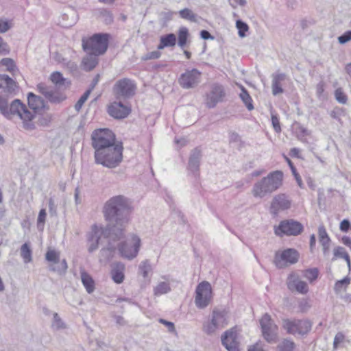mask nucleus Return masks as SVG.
<instances>
[{"instance_id": "nucleus-46", "label": "nucleus", "mask_w": 351, "mask_h": 351, "mask_svg": "<svg viewBox=\"0 0 351 351\" xmlns=\"http://www.w3.org/2000/svg\"><path fill=\"white\" fill-rule=\"evenodd\" d=\"M271 123L274 128V130L276 132L279 133L281 132V127L279 121V119L276 114L271 113Z\"/></svg>"}, {"instance_id": "nucleus-48", "label": "nucleus", "mask_w": 351, "mask_h": 351, "mask_svg": "<svg viewBox=\"0 0 351 351\" xmlns=\"http://www.w3.org/2000/svg\"><path fill=\"white\" fill-rule=\"evenodd\" d=\"M350 283V279L345 278L341 280L337 281L335 285V290L337 292H339L343 289V286H347Z\"/></svg>"}, {"instance_id": "nucleus-50", "label": "nucleus", "mask_w": 351, "mask_h": 351, "mask_svg": "<svg viewBox=\"0 0 351 351\" xmlns=\"http://www.w3.org/2000/svg\"><path fill=\"white\" fill-rule=\"evenodd\" d=\"M1 63L3 66L7 67V69L10 71H12L14 69L15 65L14 64V61L10 58H3L1 60Z\"/></svg>"}, {"instance_id": "nucleus-16", "label": "nucleus", "mask_w": 351, "mask_h": 351, "mask_svg": "<svg viewBox=\"0 0 351 351\" xmlns=\"http://www.w3.org/2000/svg\"><path fill=\"white\" fill-rule=\"evenodd\" d=\"M225 95L226 93L223 87L221 85H213L210 92L206 95V106L209 108L215 107L218 103L223 101Z\"/></svg>"}, {"instance_id": "nucleus-52", "label": "nucleus", "mask_w": 351, "mask_h": 351, "mask_svg": "<svg viewBox=\"0 0 351 351\" xmlns=\"http://www.w3.org/2000/svg\"><path fill=\"white\" fill-rule=\"evenodd\" d=\"M351 40V30L347 31L338 37V41L341 44H345Z\"/></svg>"}, {"instance_id": "nucleus-13", "label": "nucleus", "mask_w": 351, "mask_h": 351, "mask_svg": "<svg viewBox=\"0 0 351 351\" xmlns=\"http://www.w3.org/2000/svg\"><path fill=\"white\" fill-rule=\"evenodd\" d=\"M299 258V253L297 250L288 248L282 252H276L274 264L278 268H284L289 265L295 264Z\"/></svg>"}, {"instance_id": "nucleus-33", "label": "nucleus", "mask_w": 351, "mask_h": 351, "mask_svg": "<svg viewBox=\"0 0 351 351\" xmlns=\"http://www.w3.org/2000/svg\"><path fill=\"white\" fill-rule=\"evenodd\" d=\"M295 343L289 339H282L277 346V351H294Z\"/></svg>"}, {"instance_id": "nucleus-44", "label": "nucleus", "mask_w": 351, "mask_h": 351, "mask_svg": "<svg viewBox=\"0 0 351 351\" xmlns=\"http://www.w3.org/2000/svg\"><path fill=\"white\" fill-rule=\"evenodd\" d=\"M335 96L336 100L342 104H345L347 102L348 97L346 95L343 93V89L341 88H338L336 89L335 92Z\"/></svg>"}, {"instance_id": "nucleus-35", "label": "nucleus", "mask_w": 351, "mask_h": 351, "mask_svg": "<svg viewBox=\"0 0 351 351\" xmlns=\"http://www.w3.org/2000/svg\"><path fill=\"white\" fill-rule=\"evenodd\" d=\"M45 258L50 264L56 265L60 261V253L54 250H49L45 254Z\"/></svg>"}, {"instance_id": "nucleus-28", "label": "nucleus", "mask_w": 351, "mask_h": 351, "mask_svg": "<svg viewBox=\"0 0 351 351\" xmlns=\"http://www.w3.org/2000/svg\"><path fill=\"white\" fill-rule=\"evenodd\" d=\"M125 266L123 263H118L111 271V276L113 281L117 284L121 283L124 280Z\"/></svg>"}, {"instance_id": "nucleus-59", "label": "nucleus", "mask_w": 351, "mask_h": 351, "mask_svg": "<svg viewBox=\"0 0 351 351\" xmlns=\"http://www.w3.org/2000/svg\"><path fill=\"white\" fill-rule=\"evenodd\" d=\"M9 53V47L8 45L3 41V38L0 37V53L7 54Z\"/></svg>"}, {"instance_id": "nucleus-20", "label": "nucleus", "mask_w": 351, "mask_h": 351, "mask_svg": "<svg viewBox=\"0 0 351 351\" xmlns=\"http://www.w3.org/2000/svg\"><path fill=\"white\" fill-rule=\"evenodd\" d=\"M221 343L228 351H240L237 333L232 330L225 332L222 335Z\"/></svg>"}, {"instance_id": "nucleus-38", "label": "nucleus", "mask_w": 351, "mask_h": 351, "mask_svg": "<svg viewBox=\"0 0 351 351\" xmlns=\"http://www.w3.org/2000/svg\"><path fill=\"white\" fill-rule=\"evenodd\" d=\"M179 14L181 18L190 21L191 22H197V15L189 8H184L180 10Z\"/></svg>"}, {"instance_id": "nucleus-21", "label": "nucleus", "mask_w": 351, "mask_h": 351, "mask_svg": "<svg viewBox=\"0 0 351 351\" xmlns=\"http://www.w3.org/2000/svg\"><path fill=\"white\" fill-rule=\"evenodd\" d=\"M108 114L115 119H123L130 112V109L121 101H114L108 108Z\"/></svg>"}, {"instance_id": "nucleus-3", "label": "nucleus", "mask_w": 351, "mask_h": 351, "mask_svg": "<svg viewBox=\"0 0 351 351\" xmlns=\"http://www.w3.org/2000/svg\"><path fill=\"white\" fill-rule=\"evenodd\" d=\"M282 171H273L254 184L252 193L255 197L263 198L279 189L282 184Z\"/></svg>"}, {"instance_id": "nucleus-12", "label": "nucleus", "mask_w": 351, "mask_h": 351, "mask_svg": "<svg viewBox=\"0 0 351 351\" xmlns=\"http://www.w3.org/2000/svg\"><path fill=\"white\" fill-rule=\"evenodd\" d=\"M212 300V288L208 282L204 281L196 287L195 303L197 308H204Z\"/></svg>"}, {"instance_id": "nucleus-57", "label": "nucleus", "mask_w": 351, "mask_h": 351, "mask_svg": "<svg viewBox=\"0 0 351 351\" xmlns=\"http://www.w3.org/2000/svg\"><path fill=\"white\" fill-rule=\"evenodd\" d=\"M159 322L166 326L169 332H173L175 331V326L173 322L167 321L164 319H160Z\"/></svg>"}, {"instance_id": "nucleus-60", "label": "nucleus", "mask_w": 351, "mask_h": 351, "mask_svg": "<svg viewBox=\"0 0 351 351\" xmlns=\"http://www.w3.org/2000/svg\"><path fill=\"white\" fill-rule=\"evenodd\" d=\"M350 222L348 219H343L340 223V230L342 232H346L350 228Z\"/></svg>"}, {"instance_id": "nucleus-24", "label": "nucleus", "mask_w": 351, "mask_h": 351, "mask_svg": "<svg viewBox=\"0 0 351 351\" xmlns=\"http://www.w3.org/2000/svg\"><path fill=\"white\" fill-rule=\"evenodd\" d=\"M77 21V14L75 10L71 8L65 9L60 17L59 23L62 27L73 26Z\"/></svg>"}, {"instance_id": "nucleus-34", "label": "nucleus", "mask_w": 351, "mask_h": 351, "mask_svg": "<svg viewBox=\"0 0 351 351\" xmlns=\"http://www.w3.org/2000/svg\"><path fill=\"white\" fill-rule=\"evenodd\" d=\"M189 36V30L185 27H182L178 30V46L184 49L186 45L187 39Z\"/></svg>"}, {"instance_id": "nucleus-36", "label": "nucleus", "mask_w": 351, "mask_h": 351, "mask_svg": "<svg viewBox=\"0 0 351 351\" xmlns=\"http://www.w3.org/2000/svg\"><path fill=\"white\" fill-rule=\"evenodd\" d=\"M21 256L25 263H30L32 261V250L27 243H24L21 247Z\"/></svg>"}, {"instance_id": "nucleus-11", "label": "nucleus", "mask_w": 351, "mask_h": 351, "mask_svg": "<svg viewBox=\"0 0 351 351\" xmlns=\"http://www.w3.org/2000/svg\"><path fill=\"white\" fill-rule=\"evenodd\" d=\"M260 325L264 339L270 343L276 342L278 328L269 314L263 315L260 319Z\"/></svg>"}, {"instance_id": "nucleus-37", "label": "nucleus", "mask_w": 351, "mask_h": 351, "mask_svg": "<svg viewBox=\"0 0 351 351\" xmlns=\"http://www.w3.org/2000/svg\"><path fill=\"white\" fill-rule=\"evenodd\" d=\"M170 290L171 288L168 282H160L154 288V291L156 295H160L168 293Z\"/></svg>"}, {"instance_id": "nucleus-53", "label": "nucleus", "mask_w": 351, "mask_h": 351, "mask_svg": "<svg viewBox=\"0 0 351 351\" xmlns=\"http://www.w3.org/2000/svg\"><path fill=\"white\" fill-rule=\"evenodd\" d=\"M11 23L8 21L0 19V34L5 33L11 28Z\"/></svg>"}, {"instance_id": "nucleus-4", "label": "nucleus", "mask_w": 351, "mask_h": 351, "mask_svg": "<svg viewBox=\"0 0 351 351\" xmlns=\"http://www.w3.org/2000/svg\"><path fill=\"white\" fill-rule=\"evenodd\" d=\"M95 160L98 165H101L109 169L118 167L123 160V147L121 143L111 146L107 149L95 152Z\"/></svg>"}, {"instance_id": "nucleus-22", "label": "nucleus", "mask_w": 351, "mask_h": 351, "mask_svg": "<svg viewBox=\"0 0 351 351\" xmlns=\"http://www.w3.org/2000/svg\"><path fill=\"white\" fill-rule=\"evenodd\" d=\"M108 239V246L106 247H104L100 251V261H108L113 256V253L115 250L116 246L112 242L120 240L121 239H114V237H110V236L101 235V239L99 240L100 241L102 238ZM99 242H98V244Z\"/></svg>"}, {"instance_id": "nucleus-8", "label": "nucleus", "mask_w": 351, "mask_h": 351, "mask_svg": "<svg viewBox=\"0 0 351 351\" xmlns=\"http://www.w3.org/2000/svg\"><path fill=\"white\" fill-rule=\"evenodd\" d=\"M282 328L285 330L288 334L295 336H304L311 331L312 323L306 319L285 318L282 320Z\"/></svg>"}, {"instance_id": "nucleus-58", "label": "nucleus", "mask_w": 351, "mask_h": 351, "mask_svg": "<svg viewBox=\"0 0 351 351\" xmlns=\"http://www.w3.org/2000/svg\"><path fill=\"white\" fill-rule=\"evenodd\" d=\"M346 254V251L342 247H337L334 249V255L337 258H343Z\"/></svg>"}, {"instance_id": "nucleus-27", "label": "nucleus", "mask_w": 351, "mask_h": 351, "mask_svg": "<svg viewBox=\"0 0 351 351\" xmlns=\"http://www.w3.org/2000/svg\"><path fill=\"white\" fill-rule=\"evenodd\" d=\"M176 44V36L174 34L170 33L160 38V43L158 49L161 50L165 47H174Z\"/></svg>"}, {"instance_id": "nucleus-1", "label": "nucleus", "mask_w": 351, "mask_h": 351, "mask_svg": "<svg viewBox=\"0 0 351 351\" xmlns=\"http://www.w3.org/2000/svg\"><path fill=\"white\" fill-rule=\"evenodd\" d=\"M132 212L131 201L123 195H116L110 198L104 204L103 213L108 225L104 228L93 225L88 234V250L93 252L98 248V242L101 235L121 239L124 236L125 228L130 220Z\"/></svg>"}, {"instance_id": "nucleus-10", "label": "nucleus", "mask_w": 351, "mask_h": 351, "mask_svg": "<svg viewBox=\"0 0 351 351\" xmlns=\"http://www.w3.org/2000/svg\"><path fill=\"white\" fill-rule=\"evenodd\" d=\"M136 89L134 81L128 78H123L117 80L113 86L112 92L118 99H125L133 97Z\"/></svg>"}, {"instance_id": "nucleus-43", "label": "nucleus", "mask_w": 351, "mask_h": 351, "mask_svg": "<svg viewBox=\"0 0 351 351\" xmlns=\"http://www.w3.org/2000/svg\"><path fill=\"white\" fill-rule=\"evenodd\" d=\"M236 27L238 29L239 36L241 38L245 36V32L248 30V25L245 22L238 20L236 22Z\"/></svg>"}, {"instance_id": "nucleus-45", "label": "nucleus", "mask_w": 351, "mask_h": 351, "mask_svg": "<svg viewBox=\"0 0 351 351\" xmlns=\"http://www.w3.org/2000/svg\"><path fill=\"white\" fill-rule=\"evenodd\" d=\"M318 269L316 268L306 269L304 272V276L309 281L315 280L318 276Z\"/></svg>"}, {"instance_id": "nucleus-56", "label": "nucleus", "mask_w": 351, "mask_h": 351, "mask_svg": "<svg viewBox=\"0 0 351 351\" xmlns=\"http://www.w3.org/2000/svg\"><path fill=\"white\" fill-rule=\"evenodd\" d=\"M101 14L104 17L105 21L106 23H110L113 21L112 14L110 13V12L106 10H102L101 11Z\"/></svg>"}, {"instance_id": "nucleus-23", "label": "nucleus", "mask_w": 351, "mask_h": 351, "mask_svg": "<svg viewBox=\"0 0 351 351\" xmlns=\"http://www.w3.org/2000/svg\"><path fill=\"white\" fill-rule=\"evenodd\" d=\"M271 90L274 96L282 94L284 92L282 86L289 78L287 75L282 73L276 72L272 74Z\"/></svg>"}, {"instance_id": "nucleus-19", "label": "nucleus", "mask_w": 351, "mask_h": 351, "mask_svg": "<svg viewBox=\"0 0 351 351\" xmlns=\"http://www.w3.org/2000/svg\"><path fill=\"white\" fill-rule=\"evenodd\" d=\"M288 289L291 291H297L302 294H305L308 291L307 284L300 279V277L295 273H291L289 275L287 280Z\"/></svg>"}, {"instance_id": "nucleus-6", "label": "nucleus", "mask_w": 351, "mask_h": 351, "mask_svg": "<svg viewBox=\"0 0 351 351\" xmlns=\"http://www.w3.org/2000/svg\"><path fill=\"white\" fill-rule=\"evenodd\" d=\"M108 46V35L106 34H95L89 38L82 39V48L87 53L95 56L104 54Z\"/></svg>"}, {"instance_id": "nucleus-2", "label": "nucleus", "mask_w": 351, "mask_h": 351, "mask_svg": "<svg viewBox=\"0 0 351 351\" xmlns=\"http://www.w3.org/2000/svg\"><path fill=\"white\" fill-rule=\"evenodd\" d=\"M0 113L8 119L17 117L21 120L24 129L34 130L35 125L32 121L34 114L27 110V107L17 99L9 104V100L16 95L18 89L16 82L8 75H0Z\"/></svg>"}, {"instance_id": "nucleus-51", "label": "nucleus", "mask_w": 351, "mask_h": 351, "mask_svg": "<svg viewBox=\"0 0 351 351\" xmlns=\"http://www.w3.org/2000/svg\"><path fill=\"white\" fill-rule=\"evenodd\" d=\"M46 211L45 209H41L39 212L38 219H37V223H38V228H40V226L42 225V228H43V224L45 221L46 218Z\"/></svg>"}, {"instance_id": "nucleus-55", "label": "nucleus", "mask_w": 351, "mask_h": 351, "mask_svg": "<svg viewBox=\"0 0 351 351\" xmlns=\"http://www.w3.org/2000/svg\"><path fill=\"white\" fill-rule=\"evenodd\" d=\"M311 304L310 302H308V300H302L299 303V307H300V309L302 311V312H306L310 308H311Z\"/></svg>"}, {"instance_id": "nucleus-25", "label": "nucleus", "mask_w": 351, "mask_h": 351, "mask_svg": "<svg viewBox=\"0 0 351 351\" xmlns=\"http://www.w3.org/2000/svg\"><path fill=\"white\" fill-rule=\"evenodd\" d=\"M27 101L29 108H31L32 110H29L28 108L27 110L34 114V117L32 119V121L34 123L33 120L35 117L36 112L45 107V103L40 97L37 96L32 93H29L28 94Z\"/></svg>"}, {"instance_id": "nucleus-64", "label": "nucleus", "mask_w": 351, "mask_h": 351, "mask_svg": "<svg viewBox=\"0 0 351 351\" xmlns=\"http://www.w3.org/2000/svg\"><path fill=\"white\" fill-rule=\"evenodd\" d=\"M200 36L204 40L208 39H213V36L207 31V30H202L200 32Z\"/></svg>"}, {"instance_id": "nucleus-40", "label": "nucleus", "mask_w": 351, "mask_h": 351, "mask_svg": "<svg viewBox=\"0 0 351 351\" xmlns=\"http://www.w3.org/2000/svg\"><path fill=\"white\" fill-rule=\"evenodd\" d=\"M51 327L53 329L56 330L66 328L65 324L63 322V321L62 320V319L60 317L57 313H53Z\"/></svg>"}, {"instance_id": "nucleus-14", "label": "nucleus", "mask_w": 351, "mask_h": 351, "mask_svg": "<svg viewBox=\"0 0 351 351\" xmlns=\"http://www.w3.org/2000/svg\"><path fill=\"white\" fill-rule=\"evenodd\" d=\"M302 230L303 226L300 223L290 219L281 221L278 228L275 229V233L279 236L283 234L295 236L300 234Z\"/></svg>"}, {"instance_id": "nucleus-7", "label": "nucleus", "mask_w": 351, "mask_h": 351, "mask_svg": "<svg viewBox=\"0 0 351 351\" xmlns=\"http://www.w3.org/2000/svg\"><path fill=\"white\" fill-rule=\"evenodd\" d=\"M91 140L95 152L107 149L117 144L115 142L114 133L110 130L106 128L94 130L91 135Z\"/></svg>"}, {"instance_id": "nucleus-47", "label": "nucleus", "mask_w": 351, "mask_h": 351, "mask_svg": "<svg viewBox=\"0 0 351 351\" xmlns=\"http://www.w3.org/2000/svg\"><path fill=\"white\" fill-rule=\"evenodd\" d=\"M319 243L322 245L323 247V252L324 255H326L328 253L329 251V243L330 241V239L328 237L322 238L319 239Z\"/></svg>"}, {"instance_id": "nucleus-42", "label": "nucleus", "mask_w": 351, "mask_h": 351, "mask_svg": "<svg viewBox=\"0 0 351 351\" xmlns=\"http://www.w3.org/2000/svg\"><path fill=\"white\" fill-rule=\"evenodd\" d=\"M91 92V90L89 89V90H87L81 97L80 98L78 99V101H77V103L75 104V109L77 112H79L82 106L84 105V104L86 102V101L88 99L89 95H90V93Z\"/></svg>"}, {"instance_id": "nucleus-17", "label": "nucleus", "mask_w": 351, "mask_h": 351, "mask_svg": "<svg viewBox=\"0 0 351 351\" xmlns=\"http://www.w3.org/2000/svg\"><path fill=\"white\" fill-rule=\"evenodd\" d=\"M291 202L288 196L284 193L275 195L271 201L270 206V213L274 215H277L279 212L290 208Z\"/></svg>"}, {"instance_id": "nucleus-41", "label": "nucleus", "mask_w": 351, "mask_h": 351, "mask_svg": "<svg viewBox=\"0 0 351 351\" xmlns=\"http://www.w3.org/2000/svg\"><path fill=\"white\" fill-rule=\"evenodd\" d=\"M139 273L143 276L147 278L148 273L151 271V265L148 260L143 261L139 265Z\"/></svg>"}, {"instance_id": "nucleus-61", "label": "nucleus", "mask_w": 351, "mask_h": 351, "mask_svg": "<svg viewBox=\"0 0 351 351\" xmlns=\"http://www.w3.org/2000/svg\"><path fill=\"white\" fill-rule=\"evenodd\" d=\"M230 141L231 143H239L241 141V137L237 133L231 132L230 134Z\"/></svg>"}, {"instance_id": "nucleus-15", "label": "nucleus", "mask_w": 351, "mask_h": 351, "mask_svg": "<svg viewBox=\"0 0 351 351\" xmlns=\"http://www.w3.org/2000/svg\"><path fill=\"white\" fill-rule=\"evenodd\" d=\"M201 72L196 69L186 70L182 73L179 80L180 85L184 88H192L196 86L200 82Z\"/></svg>"}, {"instance_id": "nucleus-54", "label": "nucleus", "mask_w": 351, "mask_h": 351, "mask_svg": "<svg viewBox=\"0 0 351 351\" xmlns=\"http://www.w3.org/2000/svg\"><path fill=\"white\" fill-rule=\"evenodd\" d=\"M52 120V116L51 114L43 115L38 120V123L40 125L47 126Z\"/></svg>"}, {"instance_id": "nucleus-63", "label": "nucleus", "mask_w": 351, "mask_h": 351, "mask_svg": "<svg viewBox=\"0 0 351 351\" xmlns=\"http://www.w3.org/2000/svg\"><path fill=\"white\" fill-rule=\"evenodd\" d=\"M229 1H230V5L233 8H236L238 5L243 6L246 3L245 0H229Z\"/></svg>"}, {"instance_id": "nucleus-31", "label": "nucleus", "mask_w": 351, "mask_h": 351, "mask_svg": "<svg viewBox=\"0 0 351 351\" xmlns=\"http://www.w3.org/2000/svg\"><path fill=\"white\" fill-rule=\"evenodd\" d=\"M50 79L51 82L59 88L62 87L66 88L69 84L66 80L63 77L62 75L58 71L52 73L51 74Z\"/></svg>"}, {"instance_id": "nucleus-29", "label": "nucleus", "mask_w": 351, "mask_h": 351, "mask_svg": "<svg viewBox=\"0 0 351 351\" xmlns=\"http://www.w3.org/2000/svg\"><path fill=\"white\" fill-rule=\"evenodd\" d=\"M81 280L83 285L88 293H92L95 290V282L92 277L85 271L81 272Z\"/></svg>"}, {"instance_id": "nucleus-18", "label": "nucleus", "mask_w": 351, "mask_h": 351, "mask_svg": "<svg viewBox=\"0 0 351 351\" xmlns=\"http://www.w3.org/2000/svg\"><path fill=\"white\" fill-rule=\"evenodd\" d=\"M37 89L51 103L59 104L66 99V96L63 93L55 91L53 88L49 87L45 84H38Z\"/></svg>"}, {"instance_id": "nucleus-32", "label": "nucleus", "mask_w": 351, "mask_h": 351, "mask_svg": "<svg viewBox=\"0 0 351 351\" xmlns=\"http://www.w3.org/2000/svg\"><path fill=\"white\" fill-rule=\"evenodd\" d=\"M49 268L51 271L56 272L60 275L64 274L67 270L68 266L65 259L59 261L58 263L49 264Z\"/></svg>"}, {"instance_id": "nucleus-5", "label": "nucleus", "mask_w": 351, "mask_h": 351, "mask_svg": "<svg viewBox=\"0 0 351 351\" xmlns=\"http://www.w3.org/2000/svg\"><path fill=\"white\" fill-rule=\"evenodd\" d=\"M228 323V313L223 309L215 308L208 319L203 324V331L213 335L225 328Z\"/></svg>"}, {"instance_id": "nucleus-30", "label": "nucleus", "mask_w": 351, "mask_h": 351, "mask_svg": "<svg viewBox=\"0 0 351 351\" xmlns=\"http://www.w3.org/2000/svg\"><path fill=\"white\" fill-rule=\"evenodd\" d=\"M97 56L93 53H88V55L83 58L82 63L84 68L86 71H90L93 69L98 63Z\"/></svg>"}, {"instance_id": "nucleus-49", "label": "nucleus", "mask_w": 351, "mask_h": 351, "mask_svg": "<svg viewBox=\"0 0 351 351\" xmlns=\"http://www.w3.org/2000/svg\"><path fill=\"white\" fill-rule=\"evenodd\" d=\"M161 53L158 51H154L152 52H149L147 54H145L144 56H143L142 59L143 60H155L158 59L160 57Z\"/></svg>"}, {"instance_id": "nucleus-39", "label": "nucleus", "mask_w": 351, "mask_h": 351, "mask_svg": "<svg viewBox=\"0 0 351 351\" xmlns=\"http://www.w3.org/2000/svg\"><path fill=\"white\" fill-rule=\"evenodd\" d=\"M240 97L249 110H252L254 108V106L252 103V98L248 94L247 91L244 88H242L241 89Z\"/></svg>"}, {"instance_id": "nucleus-9", "label": "nucleus", "mask_w": 351, "mask_h": 351, "mask_svg": "<svg viewBox=\"0 0 351 351\" xmlns=\"http://www.w3.org/2000/svg\"><path fill=\"white\" fill-rule=\"evenodd\" d=\"M141 245V240L139 237L132 234L126 241L119 243L117 248L122 257L132 260L137 256Z\"/></svg>"}, {"instance_id": "nucleus-62", "label": "nucleus", "mask_w": 351, "mask_h": 351, "mask_svg": "<svg viewBox=\"0 0 351 351\" xmlns=\"http://www.w3.org/2000/svg\"><path fill=\"white\" fill-rule=\"evenodd\" d=\"M318 234H319V239L322 238L328 237V235L326 232V228L321 226L318 228Z\"/></svg>"}, {"instance_id": "nucleus-26", "label": "nucleus", "mask_w": 351, "mask_h": 351, "mask_svg": "<svg viewBox=\"0 0 351 351\" xmlns=\"http://www.w3.org/2000/svg\"><path fill=\"white\" fill-rule=\"evenodd\" d=\"M202 152L199 148H195L191 151L189 160V169L192 173H195L199 171Z\"/></svg>"}]
</instances>
